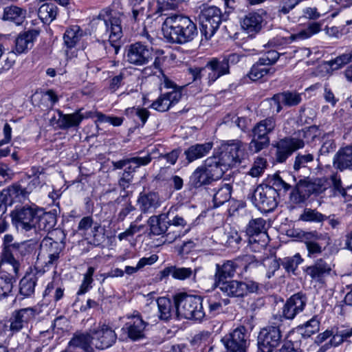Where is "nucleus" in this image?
I'll return each instance as SVG.
<instances>
[{"label":"nucleus","mask_w":352,"mask_h":352,"mask_svg":"<svg viewBox=\"0 0 352 352\" xmlns=\"http://www.w3.org/2000/svg\"><path fill=\"white\" fill-rule=\"evenodd\" d=\"M143 228V225L138 226L134 223H131L129 228L118 234V238L120 241L127 239L129 237H132L135 234L140 232Z\"/></svg>","instance_id":"obj_61"},{"label":"nucleus","mask_w":352,"mask_h":352,"mask_svg":"<svg viewBox=\"0 0 352 352\" xmlns=\"http://www.w3.org/2000/svg\"><path fill=\"white\" fill-rule=\"evenodd\" d=\"M81 111L82 109H79L73 113L64 114L61 111L57 110L59 127L62 129H67L78 126L84 118H88V116L83 115Z\"/></svg>","instance_id":"obj_29"},{"label":"nucleus","mask_w":352,"mask_h":352,"mask_svg":"<svg viewBox=\"0 0 352 352\" xmlns=\"http://www.w3.org/2000/svg\"><path fill=\"white\" fill-rule=\"evenodd\" d=\"M182 98V92L178 89L161 94L157 100L153 102L151 107L153 109L164 112L168 111L172 105L177 103Z\"/></svg>","instance_id":"obj_23"},{"label":"nucleus","mask_w":352,"mask_h":352,"mask_svg":"<svg viewBox=\"0 0 352 352\" xmlns=\"http://www.w3.org/2000/svg\"><path fill=\"white\" fill-rule=\"evenodd\" d=\"M10 273H0V299L7 297L12 291L13 283L15 281L12 270Z\"/></svg>","instance_id":"obj_44"},{"label":"nucleus","mask_w":352,"mask_h":352,"mask_svg":"<svg viewBox=\"0 0 352 352\" xmlns=\"http://www.w3.org/2000/svg\"><path fill=\"white\" fill-rule=\"evenodd\" d=\"M237 265L233 261H227L222 265H216V272L214 274V285L220 282H225L228 278H232L234 276Z\"/></svg>","instance_id":"obj_34"},{"label":"nucleus","mask_w":352,"mask_h":352,"mask_svg":"<svg viewBox=\"0 0 352 352\" xmlns=\"http://www.w3.org/2000/svg\"><path fill=\"white\" fill-rule=\"evenodd\" d=\"M35 250V244L31 241H23L17 243L16 247L13 249L12 252L9 254L8 258L6 259L8 265H10L13 274L17 275L19 263L15 258L19 256H25L33 252Z\"/></svg>","instance_id":"obj_20"},{"label":"nucleus","mask_w":352,"mask_h":352,"mask_svg":"<svg viewBox=\"0 0 352 352\" xmlns=\"http://www.w3.org/2000/svg\"><path fill=\"white\" fill-rule=\"evenodd\" d=\"M151 160V155L148 154L144 157H133L117 162H112V164L115 169H122L123 167L126 166L129 163H133L136 164V167H140L142 166H146Z\"/></svg>","instance_id":"obj_45"},{"label":"nucleus","mask_w":352,"mask_h":352,"mask_svg":"<svg viewBox=\"0 0 352 352\" xmlns=\"http://www.w3.org/2000/svg\"><path fill=\"white\" fill-rule=\"evenodd\" d=\"M263 17L258 12H250L246 14L241 21V27L248 34L258 33L262 28Z\"/></svg>","instance_id":"obj_32"},{"label":"nucleus","mask_w":352,"mask_h":352,"mask_svg":"<svg viewBox=\"0 0 352 352\" xmlns=\"http://www.w3.org/2000/svg\"><path fill=\"white\" fill-rule=\"evenodd\" d=\"M212 142L204 144H195L189 146L185 151L184 155L188 163H191L198 159L202 158L209 153L212 148Z\"/></svg>","instance_id":"obj_31"},{"label":"nucleus","mask_w":352,"mask_h":352,"mask_svg":"<svg viewBox=\"0 0 352 352\" xmlns=\"http://www.w3.org/2000/svg\"><path fill=\"white\" fill-rule=\"evenodd\" d=\"M252 140L248 146V150L251 153H257L270 146V139L269 136L256 132H252Z\"/></svg>","instance_id":"obj_40"},{"label":"nucleus","mask_w":352,"mask_h":352,"mask_svg":"<svg viewBox=\"0 0 352 352\" xmlns=\"http://www.w3.org/2000/svg\"><path fill=\"white\" fill-rule=\"evenodd\" d=\"M267 166V161L263 157H258L254 162L252 168H250L248 174L253 177L261 176Z\"/></svg>","instance_id":"obj_55"},{"label":"nucleus","mask_w":352,"mask_h":352,"mask_svg":"<svg viewBox=\"0 0 352 352\" xmlns=\"http://www.w3.org/2000/svg\"><path fill=\"white\" fill-rule=\"evenodd\" d=\"M38 278L35 274L30 273L20 280L19 293L24 297H30L34 294Z\"/></svg>","instance_id":"obj_38"},{"label":"nucleus","mask_w":352,"mask_h":352,"mask_svg":"<svg viewBox=\"0 0 352 352\" xmlns=\"http://www.w3.org/2000/svg\"><path fill=\"white\" fill-rule=\"evenodd\" d=\"M320 321L317 316H314L311 319L303 324L300 329L304 337H310L319 331Z\"/></svg>","instance_id":"obj_53"},{"label":"nucleus","mask_w":352,"mask_h":352,"mask_svg":"<svg viewBox=\"0 0 352 352\" xmlns=\"http://www.w3.org/2000/svg\"><path fill=\"white\" fill-rule=\"evenodd\" d=\"M91 25L92 28H95V32L98 35L102 36L108 35L109 40L101 43L107 53L117 54L120 50V46L116 44V42L122 36L120 18L113 15L111 12H101L97 18L93 19Z\"/></svg>","instance_id":"obj_2"},{"label":"nucleus","mask_w":352,"mask_h":352,"mask_svg":"<svg viewBox=\"0 0 352 352\" xmlns=\"http://www.w3.org/2000/svg\"><path fill=\"white\" fill-rule=\"evenodd\" d=\"M157 305L159 311V318L162 320H168L173 316L176 317V307L169 298L165 297L158 298Z\"/></svg>","instance_id":"obj_37"},{"label":"nucleus","mask_w":352,"mask_h":352,"mask_svg":"<svg viewBox=\"0 0 352 352\" xmlns=\"http://www.w3.org/2000/svg\"><path fill=\"white\" fill-rule=\"evenodd\" d=\"M196 270H192L190 267H177L173 266V278L178 280H185L191 277L195 276Z\"/></svg>","instance_id":"obj_57"},{"label":"nucleus","mask_w":352,"mask_h":352,"mask_svg":"<svg viewBox=\"0 0 352 352\" xmlns=\"http://www.w3.org/2000/svg\"><path fill=\"white\" fill-rule=\"evenodd\" d=\"M162 30L168 42L181 45L191 42L198 33L195 23L188 16L182 14L167 17Z\"/></svg>","instance_id":"obj_1"},{"label":"nucleus","mask_w":352,"mask_h":352,"mask_svg":"<svg viewBox=\"0 0 352 352\" xmlns=\"http://www.w3.org/2000/svg\"><path fill=\"white\" fill-rule=\"evenodd\" d=\"M265 225L263 218L252 219L247 225L245 232L249 237H261L263 234H267Z\"/></svg>","instance_id":"obj_41"},{"label":"nucleus","mask_w":352,"mask_h":352,"mask_svg":"<svg viewBox=\"0 0 352 352\" xmlns=\"http://www.w3.org/2000/svg\"><path fill=\"white\" fill-rule=\"evenodd\" d=\"M100 229V225L97 222H94L91 216L84 217L80 219L78 226V230L82 235L87 236V239L94 238V243H99V235L98 232Z\"/></svg>","instance_id":"obj_25"},{"label":"nucleus","mask_w":352,"mask_h":352,"mask_svg":"<svg viewBox=\"0 0 352 352\" xmlns=\"http://www.w3.org/2000/svg\"><path fill=\"white\" fill-rule=\"evenodd\" d=\"M92 333L90 329L85 333H77L69 341L70 346L80 348L86 352H94V346L92 344Z\"/></svg>","instance_id":"obj_36"},{"label":"nucleus","mask_w":352,"mask_h":352,"mask_svg":"<svg viewBox=\"0 0 352 352\" xmlns=\"http://www.w3.org/2000/svg\"><path fill=\"white\" fill-rule=\"evenodd\" d=\"M125 58L129 63L136 66L146 65L153 58V49L141 42H136L126 47Z\"/></svg>","instance_id":"obj_13"},{"label":"nucleus","mask_w":352,"mask_h":352,"mask_svg":"<svg viewBox=\"0 0 352 352\" xmlns=\"http://www.w3.org/2000/svg\"><path fill=\"white\" fill-rule=\"evenodd\" d=\"M221 12L216 6H204L199 14L200 31L206 40H209L218 30L221 22Z\"/></svg>","instance_id":"obj_9"},{"label":"nucleus","mask_w":352,"mask_h":352,"mask_svg":"<svg viewBox=\"0 0 352 352\" xmlns=\"http://www.w3.org/2000/svg\"><path fill=\"white\" fill-rule=\"evenodd\" d=\"M302 98L300 94L295 91H284L274 95L270 100V107L273 109V112L279 113L282 107V102L286 106L293 107L300 103Z\"/></svg>","instance_id":"obj_21"},{"label":"nucleus","mask_w":352,"mask_h":352,"mask_svg":"<svg viewBox=\"0 0 352 352\" xmlns=\"http://www.w3.org/2000/svg\"><path fill=\"white\" fill-rule=\"evenodd\" d=\"M342 336L340 330L338 331L336 334H333L331 337V340L328 342L320 347L317 352H325L332 346H337L340 345L345 341L344 337Z\"/></svg>","instance_id":"obj_56"},{"label":"nucleus","mask_w":352,"mask_h":352,"mask_svg":"<svg viewBox=\"0 0 352 352\" xmlns=\"http://www.w3.org/2000/svg\"><path fill=\"white\" fill-rule=\"evenodd\" d=\"M241 238L238 232L234 230H230L224 232L223 239L221 243L226 244L228 246H233L234 244H238L241 241Z\"/></svg>","instance_id":"obj_59"},{"label":"nucleus","mask_w":352,"mask_h":352,"mask_svg":"<svg viewBox=\"0 0 352 352\" xmlns=\"http://www.w3.org/2000/svg\"><path fill=\"white\" fill-rule=\"evenodd\" d=\"M311 135V129L302 130L299 132V138H285L280 140L275 145V159L278 163L285 162L296 151L305 146V142L301 138H307Z\"/></svg>","instance_id":"obj_8"},{"label":"nucleus","mask_w":352,"mask_h":352,"mask_svg":"<svg viewBox=\"0 0 352 352\" xmlns=\"http://www.w3.org/2000/svg\"><path fill=\"white\" fill-rule=\"evenodd\" d=\"M269 241L267 234H263L261 237H249L250 248L253 252H260L265 250Z\"/></svg>","instance_id":"obj_52"},{"label":"nucleus","mask_w":352,"mask_h":352,"mask_svg":"<svg viewBox=\"0 0 352 352\" xmlns=\"http://www.w3.org/2000/svg\"><path fill=\"white\" fill-rule=\"evenodd\" d=\"M57 7L53 3H44L38 9L39 18L45 23L52 21L57 15Z\"/></svg>","instance_id":"obj_48"},{"label":"nucleus","mask_w":352,"mask_h":352,"mask_svg":"<svg viewBox=\"0 0 352 352\" xmlns=\"http://www.w3.org/2000/svg\"><path fill=\"white\" fill-rule=\"evenodd\" d=\"M138 203L143 213H153L160 205L159 196L155 192L140 195Z\"/></svg>","instance_id":"obj_33"},{"label":"nucleus","mask_w":352,"mask_h":352,"mask_svg":"<svg viewBox=\"0 0 352 352\" xmlns=\"http://www.w3.org/2000/svg\"><path fill=\"white\" fill-rule=\"evenodd\" d=\"M207 82L211 85L222 76L230 74V69L223 58H212L206 65Z\"/></svg>","instance_id":"obj_19"},{"label":"nucleus","mask_w":352,"mask_h":352,"mask_svg":"<svg viewBox=\"0 0 352 352\" xmlns=\"http://www.w3.org/2000/svg\"><path fill=\"white\" fill-rule=\"evenodd\" d=\"M220 149L219 155L217 157V162L223 167L224 171L239 164L247 155L245 151V144L237 140L222 144Z\"/></svg>","instance_id":"obj_6"},{"label":"nucleus","mask_w":352,"mask_h":352,"mask_svg":"<svg viewBox=\"0 0 352 352\" xmlns=\"http://www.w3.org/2000/svg\"><path fill=\"white\" fill-rule=\"evenodd\" d=\"M126 318L129 321L124 324L122 329L126 333L128 338L133 342L144 339L148 322L142 319L138 311L127 315Z\"/></svg>","instance_id":"obj_15"},{"label":"nucleus","mask_w":352,"mask_h":352,"mask_svg":"<svg viewBox=\"0 0 352 352\" xmlns=\"http://www.w3.org/2000/svg\"><path fill=\"white\" fill-rule=\"evenodd\" d=\"M280 57V54L275 50H269L259 58L261 62L266 66L272 65L276 63Z\"/></svg>","instance_id":"obj_62"},{"label":"nucleus","mask_w":352,"mask_h":352,"mask_svg":"<svg viewBox=\"0 0 352 352\" xmlns=\"http://www.w3.org/2000/svg\"><path fill=\"white\" fill-rule=\"evenodd\" d=\"M92 344L94 348L105 349L111 346L116 341L117 335L108 325L102 324L91 329Z\"/></svg>","instance_id":"obj_16"},{"label":"nucleus","mask_w":352,"mask_h":352,"mask_svg":"<svg viewBox=\"0 0 352 352\" xmlns=\"http://www.w3.org/2000/svg\"><path fill=\"white\" fill-rule=\"evenodd\" d=\"M38 207L25 205L16 207L11 213L12 221L17 230L26 232L35 228Z\"/></svg>","instance_id":"obj_10"},{"label":"nucleus","mask_w":352,"mask_h":352,"mask_svg":"<svg viewBox=\"0 0 352 352\" xmlns=\"http://www.w3.org/2000/svg\"><path fill=\"white\" fill-rule=\"evenodd\" d=\"M314 160V155L312 153H298L296 157L293 164L294 169V179L296 181L297 178H302L303 176L300 175V172L308 173L310 169L308 168L307 165Z\"/></svg>","instance_id":"obj_28"},{"label":"nucleus","mask_w":352,"mask_h":352,"mask_svg":"<svg viewBox=\"0 0 352 352\" xmlns=\"http://www.w3.org/2000/svg\"><path fill=\"white\" fill-rule=\"evenodd\" d=\"M281 322L280 315H275L271 324L261 329L258 336V347L261 352H272L280 344L282 340Z\"/></svg>","instance_id":"obj_5"},{"label":"nucleus","mask_w":352,"mask_h":352,"mask_svg":"<svg viewBox=\"0 0 352 352\" xmlns=\"http://www.w3.org/2000/svg\"><path fill=\"white\" fill-rule=\"evenodd\" d=\"M333 166L340 170L352 169V145L338 150L333 158Z\"/></svg>","instance_id":"obj_30"},{"label":"nucleus","mask_w":352,"mask_h":352,"mask_svg":"<svg viewBox=\"0 0 352 352\" xmlns=\"http://www.w3.org/2000/svg\"><path fill=\"white\" fill-rule=\"evenodd\" d=\"M299 219L303 221L320 223L327 219V216L319 212L316 209L305 208L300 214Z\"/></svg>","instance_id":"obj_50"},{"label":"nucleus","mask_w":352,"mask_h":352,"mask_svg":"<svg viewBox=\"0 0 352 352\" xmlns=\"http://www.w3.org/2000/svg\"><path fill=\"white\" fill-rule=\"evenodd\" d=\"M276 72L275 68H267L266 65L258 60L252 65L248 76L253 81L261 79L267 74L273 75Z\"/></svg>","instance_id":"obj_42"},{"label":"nucleus","mask_w":352,"mask_h":352,"mask_svg":"<svg viewBox=\"0 0 352 352\" xmlns=\"http://www.w3.org/2000/svg\"><path fill=\"white\" fill-rule=\"evenodd\" d=\"M170 213H172L171 208L166 213L153 215L148 219L147 223L151 234L153 235H160L168 231L169 227L167 219H169Z\"/></svg>","instance_id":"obj_27"},{"label":"nucleus","mask_w":352,"mask_h":352,"mask_svg":"<svg viewBox=\"0 0 352 352\" xmlns=\"http://www.w3.org/2000/svg\"><path fill=\"white\" fill-rule=\"evenodd\" d=\"M305 244L308 252V256L315 257L322 252V246L314 241H305Z\"/></svg>","instance_id":"obj_63"},{"label":"nucleus","mask_w":352,"mask_h":352,"mask_svg":"<svg viewBox=\"0 0 352 352\" xmlns=\"http://www.w3.org/2000/svg\"><path fill=\"white\" fill-rule=\"evenodd\" d=\"M307 304L306 296L298 292L289 298L283 307V315L285 319L293 320L295 316L302 312Z\"/></svg>","instance_id":"obj_18"},{"label":"nucleus","mask_w":352,"mask_h":352,"mask_svg":"<svg viewBox=\"0 0 352 352\" xmlns=\"http://www.w3.org/2000/svg\"><path fill=\"white\" fill-rule=\"evenodd\" d=\"M249 336L246 328L239 326L222 338L221 342L226 352H246L250 341Z\"/></svg>","instance_id":"obj_12"},{"label":"nucleus","mask_w":352,"mask_h":352,"mask_svg":"<svg viewBox=\"0 0 352 352\" xmlns=\"http://www.w3.org/2000/svg\"><path fill=\"white\" fill-rule=\"evenodd\" d=\"M34 232L50 231L56 224V215L54 212H44L38 208Z\"/></svg>","instance_id":"obj_26"},{"label":"nucleus","mask_w":352,"mask_h":352,"mask_svg":"<svg viewBox=\"0 0 352 352\" xmlns=\"http://www.w3.org/2000/svg\"><path fill=\"white\" fill-rule=\"evenodd\" d=\"M318 191V186L316 182L305 175L298 179L295 188L292 190L289 196V201L293 204H301L309 197V196Z\"/></svg>","instance_id":"obj_14"},{"label":"nucleus","mask_w":352,"mask_h":352,"mask_svg":"<svg viewBox=\"0 0 352 352\" xmlns=\"http://www.w3.org/2000/svg\"><path fill=\"white\" fill-rule=\"evenodd\" d=\"M302 261L301 256L297 253L292 256H287L282 259L281 265L287 272L295 274V271Z\"/></svg>","instance_id":"obj_49"},{"label":"nucleus","mask_w":352,"mask_h":352,"mask_svg":"<svg viewBox=\"0 0 352 352\" xmlns=\"http://www.w3.org/2000/svg\"><path fill=\"white\" fill-rule=\"evenodd\" d=\"M276 127V120L273 117H268L258 122L252 129V132H256L263 135L269 136Z\"/></svg>","instance_id":"obj_47"},{"label":"nucleus","mask_w":352,"mask_h":352,"mask_svg":"<svg viewBox=\"0 0 352 352\" xmlns=\"http://www.w3.org/2000/svg\"><path fill=\"white\" fill-rule=\"evenodd\" d=\"M222 292L229 297H243V287L242 281L235 280L220 282L218 285H215Z\"/></svg>","instance_id":"obj_35"},{"label":"nucleus","mask_w":352,"mask_h":352,"mask_svg":"<svg viewBox=\"0 0 352 352\" xmlns=\"http://www.w3.org/2000/svg\"><path fill=\"white\" fill-rule=\"evenodd\" d=\"M32 191V188H23L19 184H13L8 187V195L12 198H19L21 201V199H25Z\"/></svg>","instance_id":"obj_51"},{"label":"nucleus","mask_w":352,"mask_h":352,"mask_svg":"<svg viewBox=\"0 0 352 352\" xmlns=\"http://www.w3.org/2000/svg\"><path fill=\"white\" fill-rule=\"evenodd\" d=\"M65 236L59 241L52 237H45L41 243V250L45 255V267L55 269L58 263L63 250L65 249Z\"/></svg>","instance_id":"obj_11"},{"label":"nucleus","mask_w":352,"mask_h":352,"mask_svg":"<svg viewBox=\"0 0 352 352\" xmlns=\"http://www.w3.org/2000/svg\"><path fill=\"white\" fill-rule=\"evenodd\" d=\"M232 186L229 184H223L217 188L212 190L214 207L217 208L228 201L231 197Z\"/></svg>","instance_id":"obj_39"},{"label":"nucleus","mask_w":352,"mask_h":352,"mask_svg":"<svg viewBox=\"0 0 352 352\" xmlns=\"http://www.w3.org/2000/svg\"><path fill=\"white\" fill-rule=\"evenodd\" d=\"M300 3V0H280V3L278 9V16L282 14H287L292 10L298 4Z\"/></svg>","instance_id":"obj_58"},{"label":"nucleus","mask_w":352,"mask_h":352,"mask_svg":"<svg viewBox=\"0 0 352 352\" xmlns=\"http://www.w3.org/2000/svg\"><path fill=\"white\" fill-rule=\"evenodd\" d=\"M26 10L16 6L7 7L4 10L3 19L10 21L19 25L22 24L25 19Z\"/></svg>","instance_id":"obj_43"},{"label":"nucleus","mask_w":352,"mask_h":352,"mask_svg":"<svg viewBox=\"0 0 352 352\" xmlns=\"http://www.w3.org/2000/svg\"><path fill=\"white\" fill-rule=\"evenodd\" d=\"M40 31L36 29L29 30L20 33L15 40V52L17 54L26 53L32 49L34 42L39 35Z\"/></svg>","instance_id":"obj_24"},{"label":"nucleus","mask_w":352,"mask_h":352,"mask_svg":"<svg viewBox=\"0 0 352 352\" xmlns=\"http://www.w3.org/2000/svg\"><path fill=\"white\" fill-rule=\"evenodd\" d=\"M82 36V31L79 26H72L67 29L63 36L65 45L69 48H73L80 41Z\"/></svg>","instance_id":"obj_46"},{"label":"nucleus","mask_w":352,"mask_h":352,"mask_svg":"<svg viewBox=\"0 0 352 352\" xmlns=\"http://www.w3.org/2000/svg\"><path fill=\"white\" fill-rule=\"evenodd\" d=\"M185 0H157V10L162 12L164 10H175L177 8L179 3Z\"/></svg>","instance_id":"obj_60"},{"label":"nucleus","mask_w":352,"mask_h":352,"mask_svg":"<svg viewBox=\"0 0 352 352\" xmlns=\"http://www.w3.org/2000/svg\"><path fill=\"white\" fill-rule=\"evenodd\" d=\"M95 272L94 267H89L87 271L84 274L82 282L80 286V289L77 292L78 295H82L87 293L91 288L93 283V276Z\"/></svg>","instance_id":"obj_54"},{"label":"nucleus","mask_w":352,"mask_h":352,"mask_svg":"<svg viewBox=\"0 0 352 352\" xmlns=\"http://www.w3.org/2000/svg\"><path fill=\"white\" fill-rule=\"evenodd\" d=\"M279 193L277 190L267 184H260L252 195L254 205L265 212L273 211L278 206Z\"/></svg>","instance_id":"obj_7"},{"label":"nucleus","mask_w":352,"mask_h":352,"mask_svg":"<svg viewBox=\"0 0 352 352\" xmlns=\"http://www.w3.org/2000/svg\"><path fill=\"white\" fill-rule=\"evenodd\" d=\"M332 265L324 258L317 259L314 263L308 266L305 272L311 280L318 283H323L324 279L331 274Z\"/></svg>","instance_id":"obj_22"},{"label":"nucleus","mask_w":352,"mask_h":352,"mask_svg":"<svg viewBox=\"0 0 352 352\" xmlns=\"http://www.w3.org/2000/svg\"><path fill=\"white\" fill-rule=\"evenodd\" d=\"M38 313L33 307H27L14 311L10 320V330L17 333L23 328L28 327V323L33 320Z\"/></svg>","instance_id":"obj_17"},{"label":"nucleus","mask_w":352,"mask_h":352,"mask_svg":"<svg viewBox=\"0 0 352 352\" xmlns=\"http://www.w3.org/2000/svg\"><path fill=\"white\" fill-rule=\"evenodd\" d=\"M225 173L223 167L217 162V156L208 157L198 166L190 177L189 184L197 188L219 179Z\"/></svg>","instance_id":"obj_4"},{"label":"nucleus","mask_w":352,"mask_h":352,"mask_svg":"<svg viewBox=\"0 0 352 352\" xmlns=\"http://www.w3.org/2000/svg\"><path fill=\"white\" fill-rule=\"evenodd\" d=\"M186 231H182L177 228H171V226L168 228V231L164 233L165 234V242L171 243L174 242L177 239L184 236Z\"/></svg>","instance_id":"obj_64"},{"label":"nucleus","mask_w":352,"mask_h":352,"mask_svg":"<svg viewBox=\"0 0 352 352\" xmlns=\"http://www.w3.org/2000/svg\"><path fill=\"white\" fill-rule=\"evenodd\" d=\"M176 318L201 321L205 317L203 298L200 296L180 293L174 296Z\"/></svg>","instance_id":"obj_3"}]
</instances>
